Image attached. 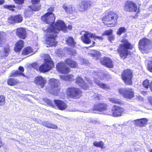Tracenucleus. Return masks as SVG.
I'll return each mask as SVG.
<instances>
[{
    "instance_id": "1",
    "label": "nucleus",
    "mask_w": 152,
    "mask_h": 152,
    "mask_svg": "<svg viewBox=\"0 0 152 152\" xmlns=\"http://www.w3.org/2000/svg\"><path fill=\"white\" fill-rule=\"evenodd\" d=\"M66 26L64 22L61 20H58L56 23L53 26H50L46 30V39L47 43L49 45V46H55L57 42L55 40L56 37V34L62 30L64 32L66 31Z\"/></svg>"
},
{
    "instance_id": "2",
    "label": "nucleus",
    "mask_w": 152,
    "mask_h": 152,
    "mask_svg": "<svg viewBox=\"0 0 152 152\" xmlns=\"http://www.w3.org/2000/svg\"><path fill=\"white\" fill-rule=\"evenodd\" d=\"M118 15L113 11H109L105 13L102 18L103 23L107 27H112L117 24Z\"/></svg>"
},
{
    "instance_id": "3",
    "label": "nucleus",
    "mask_w": 152,
    "mask_h": 152,
    "mask_svg": "<svg viewBox=\"0 0 152 152\" xmlns=\"http://www.w3.org/2000/svg\"><path fill=\"white\" fill-rule=\"evenodd\" d=\"M44 60L45 63L39 67V71L42 72H48L54 66L53 61L51 60L49 55L46 54L45 55Z\"/></svg>"
},
{
    "instance_id": "4",
    "label": "nucleus",
    "mask_w": 152,
    "mask_h": 152,
    "mask_svg": "<svg viewBox=\"0 0 152 152\" xmlns=\"http://www.w3.org/2000/svg\"><path fill=\"white\" fill-rule=\"evenodd\" d=\"M49 84L51 86L50 93L54 95H57L60 91L59 81L55 79L51 78L49 81Z\"/></svg>"
},
{
    "instance_id": "5",
    "label": "nucleus",
    "mask_w": 152,
    "mask_h": 152,
    "mask_svg": "<svg viewBox=\"0 0 152 152\" xmlns=\"http://www.w3.org/2000/svg\"><path fill=\"white\" fill-rule=\"evenodd\" d=\"M131 47L130 44L128 42L125 43L121 45L119 48L120 51V56L123 59H124L130 54V52L128 50Z\"/></svg>"
},
{
    "instance_id": "6",
    "label": "nucleus",
    "mask_w": 152,
    "mask_h": 152,
    "mask_svg": "<svg viewBox=\"0 0 152 152\" xmlns=\"http://www.w3.org/2000/svg\"><path fill=\"white\" fill-rule=\"evenodd\" d=\"M151 41L146 38L140 40L139 42V48L142 53H145V50L149 49L151 45Z\"/></svg>"
},
{
    "instance_id": "7",
    "label": "nucleus",
    "mask_w": 152,
    "mask_h": 152,
    "mask_svg": "<svg viewBox=\"0 0 152 152\" xmlns=\"http://www.w3.org/2000/svg\"><path fill=\"white\" fill-rule=\"evenodd\" d=\"M124 10L127 12H136L139 10L136 4L131 1H127L125 2Z\"/></svg>"
},
{
    "instance_id": "8",
    "label": "nucleus",
    "mask_w": 152,
    "mask_h": 152,
    "mask_svg": "<svg viewBox=\"0 0 152 152\" xmlns=\"http://www.w3.org/2000/svg\"><path fill=\"white\" fill-rule=\"evenodd\" d=\"M132 72L130 69L125 70L122 73V79L127 85L132 84Z\"/></svg>"
},
{
    "instance_id": "9",
    "label": "nucleus",
    "mask_w": 152,
    "mask_h": 152,
    "mask_svg": "<svg viewBox=\"0 0 152 152\" xmlns=\"http://www.w3.org/2000/svg\"><path fill=\"white\" fill-rule=\"evenodd\" d=\"M91 38H93L94 39H97L99 40H102L103 39L102 37L96 36L95 34L86 31L85 32L83 36L81 37L82 41L86 44H89L90 43Z\"/></svg>"
},
{
    "instance_id": "10",
    "label": "nucleus",
    "mask_w": 152,
    "mask_h": 152,
    "mask_svg": "<svg viewBox=\"0 0 152 152\" xmlns=\"http://www.w3.org/2000/svg\"><path fill=\"white\" fill-rule=\"evenodd\" d=\"M67 95L71 98L77 99L81 96V92L78 88H68L66 91Z\"/></svg>"
},
{
    "instance_id": "11",
    "label": "nucleus",
    "mask_w": 152,
    "mask_h": 152,
    "mask_svg": "<svg viewBox=\"0 0 152 152\" xmlns=\"http://www.w3.org/2000/svg\"><path fill=\"white\" fill-rule=\"evenodd\" d=\"M118 92L126 98L131 99L134 97V92L132 88H121L119 89Z\"/></svg>"
},
{
    "instance_id": "12",
    "label": "nucleus",
    "mask_w": 152,
    "mask_h": 152,
    "mask_svg": "<svg viewBox=\"0 0 152 152\" xmlns=\"http://www.w3.org/2000/svg\"><path fill=\"white\" fill-rule=\"evenodd\" d=\"M41 19L46 23L49 24L50 27L54 23L55 17L54 14L52 12H48L42 17Z\"/></svg>"
},
{
    "instance_id": "13",
    "label": "nucleus",
    "mask_w": 152,
    "mask_h": 152,
    "mask_svg": "<svg viewBox=\"0 0 152 152\" xmlns=\"http://www.w3.org/2000/svg\"><path fill=\"white\" fill-rule=\"evenodd\" d=\"M124 111V109L123 108L115 106L113 107L111 112L109 113L108 114L114 117H120L122 115Z\"/></svg>"
},
{
    "instance_id": "14",
    "label": "nucleus",
    "mask_w": 152,
    "mask_h": 152,
    "mask_svg": "<svg viewBox=\"0 0 152 152\" xmlns=\"http://www.w3.org/2000/svg\"><path fill=\"white\" fill-rule=\"evenodd\" d=\"M107 106L106 104L104 103H99L94 104L91 110V112L96 113L94 111L99 112H102L107 109Z\"/></svg>"
},
{
    "instance_id": "15",
    "label": "nucleus",
    "mask_w": 152,
    "mask_h": 152,
    "mask_svg": "<svg viewBox=\"0 0 152 152\" xmlns=\"http://www.w3.org/2000/svg\"><path fill=\"white\" fill-rule=\"evenodd\" d=\"M56 68L59 72L63 74H66L70 71L69 68L63 62L58 63L56 66Z\"/></svg>"
},
{
    "instance_id": "16",
    "label": "nucleus",
    "mask_w": 152,
    "mask_h": 152,
    "mask_svg": "<svg viewBox=\"0 0 152 152\" xmlns=\"http://www.w3.org/2000/svg\"><path fill=\"white\" fill-rule=\"evenodd\" d=\"M92 5V3L88 0L82 1L79 4V9L81 11L83 12L87 10Z\"/></svg>"
},
{
    "instance_id": "17",
    "label": "nucleus",
    "mask_w": 152,
    "mask_h": 152,
    "mask_svg": "<svg viewBox=\"0 0 152 152\" xmlns=\"http://www.w3.org/2000/svg\"><path fill=\"white\" fill-rule=\"evenodd\" d=\"M54 102L56 106L60 110H64L68 107L67 104L63 101L57 99L54 100Z\"/></svg>"
},
{
    "instance_id": "18",
    "label": "nucleus",
    "mask_w": 152,
    "mask_h": 152,
    "mask_svg": "<svg viewBox=\"0 0 152 152\" xmlns=\"http://www.w3.org/2000/svg\"><path fill=\"white\" fill-rule=\"evenodd\" d=\"M41 6L39 5H33L29 6L28 10H26L24 12L25 15L27 16H29L32 14L31 10L38 11L40 9Z\"/></svg>"
},
{
    "instance_id": "19",
    "label": "nucleus",
    "mask_w": 152,
    "mask_h": 152,
    "mask_svg": "<svg viewBox=\"0 0 152 152\" xmlns=\"http://www.w3.org/2000/svg\"><path fill=\"white\" fill-rule=\"evenodd\" d=\"M34 82L37 85L40 86L41 88H43L46 83V80L42 77L39 76L35 78Z\"/></svg>"
},
{
    "instance_id": "20",
    "label": "nucleus",
    "mask_w": 152,
    "mask_h": 152,
    "mask_svg": "<svg viewBox=\"0 0 152 152\" xmlns=\"http://www.w3.org/2000/svg\"><path fill=\"white\" fill-rule=\"evenodd\" d=\"M100 62L102 64L110 68H112L113 66L111 59L105 57L102 59L101 60Z\"/></svg>"
},
{
    "instance_id": "21",
    "label": "nucleus",
    "mask_w": 152,
    "mask_h": 152,
    "mask_svg": "<svg viewBox=\"0 0 152 152\" xmlns=\"http://www.w3.org/2000/svg\"><path fill=\"white\" fill-rule=\"evenodd\" d=\"M16 35L20 38L24 39L26 36V30L24 28H17L16 31Z\"/></svg>"
},
{
    "instance_id": "22",
    "label": "nucleus",
    "mask_w": 152,
    "mask_h": 152,
    "mask_svg": "<svg viewBox=\"0 0 152 152\" xmlns=\"http://www.w3.org/2000/svg\"><path fill=\"white\" fill-rule=\"evenodd\" d=\"M76 82L84 89H87L89 87L88 85L85 83L84 81L80 77H78L76 79Z\"/></svg>"
},
{
    "instance_id": "23",
    "label": "nucleus",
    "mask_w": 152,
    "mask_h": 152,
    "mask_svg": "<svg viewBox=\"0 0 152 152\" xmlns=\"http://www.w3.org/2000/svg\"><path fill=\"white\" fill-rule=\"evenodd\" d=\"M134 121L136 125L142 127L144 126L147 124L148 120L147 118H143L135 120Z\"/></svg>"
},
{
    "instance_id": "24",
    "label": "nucleus",
    "mask_w": 152,
    "mask_h": 152,
    "mask_svg": "<svg viewBox=\"0 0 152 152\" xmlns=\"http://www.w3.org/2000/svg\"><path fill=\"white\" fill-rule=\"evenodd\" d=\"M19 71H16L11 73L10 77H17L20 76H22L23 77H26L23 73L22 72L24 71L23 67L21 66H20L19 67Z\"/></svg>"
},
{
    "instance_id": "25",
    "label": "nucleus",
    "mask_w": 152,
    "mask_h": 152,
    "mask_svg": "<svg viewBox=\"0 0 152 152\" xmlns=\"http://www.w3.org/2000/svg\"><path fill=\"white\" fill-rule=\"evenodd\" d=\"M62 7L67 13L72 14L75 11L74 7L71 5H67L66 4H64Z\"/></svg>"
},
{
    "instance_id": "26",
    "label": "nucleus",
    "mask_w": 152,
    "mask_h": 152,
    "mask_svg": "<svg viewBox=\"0 0 152 152\" xmlns=\"http://www.w3.org/2000/svg\"><path fill=\"white\" fill-rule=\"evenodd\" d=\"M42 124L43 126L49 128L56 129L58 128V127L56 125L54 124L50 123L48 121H44L42 122Z\"/></svg>"
},
{
    "instance_id": "27",
    "label": "nucleus",
    "mask_w": 152,
    "mask_h": 152,
    "mask_svg": "<svg viewBox=\"0 0 152 152\" xmlns=\"http://www.w3.org/2000/svg\"><path fill=\"white\" fill-rule=\"evenodd\" d=\"M23 46V42L22 40L18 41L15 45V51L16 52L20 51Z\"/></svg>"
},
{
    "instance_id": "28",
    "label": "nucleus",
    "mask_w": 152,
    "mask_h": 152,
    "mask_svg": "<svg viewBox=\"0 0 152 152\" xmlns=\"http://www.w3.org/2000/svg\"><path fill=\"white\" fill-rule=\"evenodd\" d=\"M65 61L66 63L71 67L74 68L77 66V63L75 61H72L70 59H67Z\"/></svg>"
},
{
    "instance_id": "29",
    "label": "nucleus",
    "mask_w": 152,
    "mask_h": 152,
    "mask_svg": "<svg viewBox=\"0 0 152 152\" xmlns=\"http://www.w3.org/2000/svg\"><path fill=\"white\" fill-rule=\"evenodd\" d=\"M66 42L68 45L72 47H74L76 44L73 38L71 37H69L67 38Z\"/></svg>"
},
{
    "instance_id": "30",
    "label": "nucleus",
    "mask_w": 152,
    "mask_h": 152,
    "mask_svg": "<svg viewBox=\"0 0 152 152\" xmlns=\"http://www.w3.org/2000/svg\"><path fill=\"white\" fill-rule=\"evenodd\" d=\"M73 75L69 74L67 75H61L60 76L61 79L65 80L72 81L73 80Z\"/></svg>"
},
{
    "instance_id": "31",
    "label": "nucleus",
    "mask_w": 152,
    "mask_h": 152,
    "mask_svg": "<svg viewBox=\"0 0 152 152\" xmlns=\"http://www.w3.org/2000/svg\"><path fill=\"white\" fill-rule=\"evenodd\" d=\"M95 83L99 86L102 88L105 89L109 88V86L107 85L101 83L100 82L99 80H98L96 78L94 79V80Z\"/></svg>"
},
{
    "instance_id": "32",
    "label": "nucleus",
    "mask_w": 152,
    "mask_h": 152,
    "mask_svg": "<svg viewBox=\"0 0 152 152\" xmlns=\"http://www.w3.org/2000/svg\"><path fill=\"white\" fill-rule=\"evenodd\" d=\"M19 82V81L17 79L11 78H9L7 81L8 84L11 86L17 85Z\"/></svg>"
},
{
    "instance_id": "33",
    "label": "nucleus",
    "mask_w": 152,
    "mask_h": 152,
    "mask_svg": "<svg viewBox=\"0 0 152 152\" xmlns=\"http://www.w3.org/2000/svg\"><path fill=\"white\" fill-rule=\"evenodd\" d=\"M4 33L0 32V47H2L4 45L5 39Z\"/></svg>"
},
{
    "instance_id": "34",
    "label": "nucleus",
    "mask_w": 152,
    "mask_h": 152,
    "mask_svg": "<svg viewBox=\"0 0 152 152\" xmlns=\"http://www.w3.org/2000/svg\"><path fill=\"white\" fill-rule=\"evenodd\" d=\"M90 54L92 56L96 57V59L97 60L100 57L101 53L99 51L94 50H92L91 51Z\"/></svg>"
},
{
    "instance_id": "35",
    "label": "nucleus",
    "mask_w": 152,
    "mask_h": 152,
    "mask_svg": "<svg viewBox=\"0 0 152 152\" xmlns=\"http://www.w3.org/2000/svg\"><path fill=\"white\" fill-rule=\"evenodd\" d=\"M90 54L92 56L96 57V59L97 60L100 57L101 53L99 51L94 50H92L91 51Z\"/></svg>"
},
{
    "instance_id": "36",
    "label": "nucleus",
    "mask_w": 152,
    "mask_h": 152,
    "mask_svg": "<svg viewBox=\"0 0 152 152\" xmlns=\"http://www.w3.org/2000/svg\"><path fill=\"white\" fill-rule=\"evenodd\" d=\"M149 81L148 80H145L143 83V86L145 88H148V86H149L150 90L152 92V81L149 84Z\"/></svg>"
},
{
    "instance_id": "37",
    "label": "nucleus",
    "mask_w": 152,
    "mask_h": 152,
    "mask_svg": "<svg viewBox=\"0 0 152 152\" xmlns=\"http://www.w3.org/2000/svg\"><path fill=\"white\" fill-rule=\"evenodd\" d=\"M33 52V50L30 47H28L24 49L23 51L22 54L23 55H27Z\"/></svg>"
},
{
    "instance_id": "38",
    "label": "nucleus",
    "mask_w": 152,
    "mask_h": 152,
    "mask_svg": "<svg viewBox=\"0 0 152 152\" xmlns=\"http://www.w3.org/2000/svg\"><path fill=\"white\" fill-rule=\"evenodd\" d=\"M93 144L95 146L97 147H100L102 148H104V143L103 142L101 141L99 142H97L96 141H95L93 142Z\"/></svg>"
},
{
    "instance_id": "39",
    "label": "nucleus",
    "mask_w": 152,
    "mask_h": 152,
    "mask_svg": "<svg viewBox=\"0 0 152 152\" xmlns=\"http://www.w3.org/2000/svg\"><path fill=\"white\" fill-rule=\"evenodd\" d=\"M109 100L112 103L121 104V100L117 98H111L109 99Z\"/></svg>"
},
{
    "instance_id": "40",
    "label": "nucleus",
    "mask_w": 152,
    "mask_h": 152,
    "mask_svg": "<svg viewBox=\"0 0 152 152\" xmlns=\"http://www.w3.org/2000/svg\"><path fill=\"white\" fill-rule=\"evenodd\" d=\"M15 20V23L21 22L23 20L22 17L20 15H18L14 16Z\"/></svg>"
},
{
    "instance_id": "41",
    "label": "nucleus",
    "mask_w": 152,
    "mask_h": 152,
    "mask_svg": "<svg viewBox=\"0 0 152 152\" xmlns=\"http://www.w3.org/2000/svg\"><path fill=\"white\" fill-rule=\"evenodd\" d=\"M4 7L5 8H7L9 10L14 11L15 10L14 9L16 7L14 5H4Z\"/></svg>"
},
{
    "instance_id": "42",
    "label": "nucleus",
    "mask_w": 152,
    "mask_h": 152,
    "mask_svg": "<svg viewBox=\"0 0 152 152\" xmlns=\"http://www.w3.org/2000/svg\"><path fill=\"white\" fill-rule=\"evenodd\" d=\"M126 29L124 27H121L118 29L117 31V34L118 35H120L122 33H124L126 31Z\"/></svg>"
},
{
    "instance_id": "43",
    "label": "nucleus",
    "mask_w": 152,
    "mask_h": 152,
    "mask_svg": "<svg viewBox=\"0 0 152 152\" xmlns=\"http://www.w3.org/2000/svg\"><path fill=\"white\" fill-rule=\"evenodd\" d=\"M5 103V97L3 95L0 96V105H4Z\"/></svg>"
},
{
    "instance_id": "44",
    "label": "nucleus",
    "mask_w": 152,
    "mask_h": 152,
    "mask_svg": "<svg viewBox=\"0 0 152 152\" xmlns=\"http://www.w3.org/2000/svg\"><path fill=\"white\" fill-rule=\"evenodd\" d=\"M44 101L48 104L50 106L52 107H55L52 101L48 99H44Z\"/></svg>"
},
{
    "instance_id": "45",
    "label": "nucleus",
    "mask_w": 152,
    "mask_h": 152,
    "mask_svg": "<svg viewBox=\"0 0 152 152\" xmlns=\"http://www.w3.org/2000/svg\"><path fill=\"white\" fill-rule=\"evenodd\" d=\"M44 101L48 104L50 106L52 107H55L52 101L48 99H44Z\"/></svg>"
},
{
    "instance_id": "46",
    "label": "nucleus",
    "mask_w": 152,
    "mask_h": 152,
    "mask_svg": "<svg viewBox=\"0 0 152 152\" xmlns=\"http://www.w3.org/2000/svg\"><path fill=\"white\" fill-rule=\"evenodd\" d=\"M93 97L96 100H101L103 99V96L100 94H95L93 95Z\"/></svg>"
},
{
    "instance_id": "47",
    "label": "nucleus",
    "mask_w": 152,
    "mask_h": 152,
    "mask_svg": "<svg viewBox=\"0 0 152 152\" xmlns=\"http://www.w3.org/2000/svg\"><path fill=\"white\" fill-rule=\"evenodd\" d=\"M8 22L10 23H15V20L14 16H11L8 18Z\"/></svg>"
},
{
    "instance_id": "48",
    "label": "nucleus",
    "mask_w": 152,
    "mask_h": 152,
    "mask_svg": "<svg viewBox=\"0 0 152 152\" xmlns=\"http://www.w3.org/2000/svg\"><path fill=\"white\" fill-rule=\"evenodd\" d=\"M112 32L113 31L111 29L107 30L104 32L102 34V35H110L112 34Z\"/></svg>"
},
{
    "instance_id": "49",
    "label": "nucleus",
    "mask_w": 152,
    "mask_h": 152,
    "mask_svg": "<svg viewBox=\"0 0 152 152\" xmlns=\"http://www.w3.org/2000/svg\"><path fill=\"white\" fill-rule=\"evenodd\" d=\"M96 75H97L100 78L101 80H104V77L103 76H105L106 75L105 74H103L101 72L98 73V74H96Z\"/></svg>"
},
{
    "instance_id": "50",
    "label": "nucleus",
    "mask_w": 152,
    "mask_h": 152,
    "mask_svg": "<svg viewBox=\"0 0 152 152\" xmlns=\"http://www.w3.org/2000/svg\"><path fill=\"white\" fill-rule=\"evenodd\" d=\"M148 69L150 72H152V61L148 64Z\"/></svg>"
},
{
    "instance_id": "51",
    "label": "nucleus",
    "mask_w": 152,
    "mask_h": 152,
    "mask_svg": "<svg viewBox=\"0 0 152 152\" xmlns=\"http://www.w3.org/2000/svg\"><path fill=\"white\" fill-rule=\"evenodd\" d=\"M90 121L93 124H100V122L96 120L91 119L90 120Z\"/></svg>"
},
{
    "instance_id": "52",
    "label": "nucleus",
    "mask_w": 152,
    "mask_h": 152,
    "mask_svg": "<svg viewBox=\"0 0 152 152\" xmlns=\"http://www.w3.org/2000/svg\"><path fill=\"white\" fill-rule=\"evenodd\" d=\"M15 2L18 4H21L24 3V0H14Z\"/></svg>"
},
{
    "instance_id": "53",
    "label": "nucleus",
    "mask_w": 152,
    "mask_h": 152,
    "mask_svg": "<svg viewBox=\"0 0 152 152\" xmlns=\"http://www.w3.org/2000/svg\"><path fill=\"white\" fill-rule=\"evenodd\" d=\"M9 51V49L8 48H5L4 49V53H5L4 56H7L8 54V51Z\"/></svg>"
},
{
    "instance_id": "54",
    "label": "nucleus",
    "mask_w": 152,
    "mask_h": 152,
    "mask_svg": "<svg viewBox=\"0 0 152 152\" xmlns=\"http://www.w3.org/2000/svg\"><path fill=\"white\" fill-rule=\"evenodd\" d=\"M108 39L109 41L111 42L114 39V37L113 35L111 34L109 36Z\"/></svg>"
},
{
    "instance_id": "55",
    "label": "nucleus",
    "mask_w": 152,
    "mask_h": 152,
    "mask_svg": "<svg viewBox=\"0 0 152 152\" xmlns=\"http://www.w3.org/2000/svg\"><path fill=\"white\" fill-rule=\"evenodd\" d=\"M54 7H50L48 10V12H52L54 10Z\"/></svg>"
},
{
    "instance_id": "56",
    "label": "nucleus",
    "mask_w": 152,
    "mask_h": 152,
    "mask_svg": "<svg viewBox=\"0 0 152 152\" xmlns=\"http://www.w3.org/2000/svg\"><path fill=\"white\" fill-rule=\"evenodd\" d=\"M40 1V0H32L31 2L33 4H36L37 3L39 2Z\"/></svg>"
},
{
    "instance_id": "57",
    "label": "nucleus",
    "mask_w": 152,
    "mask_h": 152,
    "mask_svg": "<svg viewBox=\"0 0 152 152\" xmlns=\"http://www.w3.org/2000/svg\"><path fill=\"white\" fill-rule=\"evenodd\" d=\"M148 100L150 104L152 105V97H149Z\"/></svg>"
},
{
    "instance_id": "58",
    "label": "nucleus",
    "mask_w": 152,
    "mask_h": 152,
    "mask_svg": "<svg viewBox=\"0 0 152 152\" xmlns=\"http://www.w3.org/2000/svg\"><path fill=\"white\" fill-rule=\"evenodd\" d=\"M32 67H34V68H37V66L36 63H33L32 64Z\"/></svg>"
},
{
    "instance_id": "59",
    "label": "nucleus",
    "mask_w": 152,
    "mask_h": 152,
    "mask_svg": "<svg viewBox=\"0 0 152 152\" xmlns=\"http://www.w3.org/2000/svg\"><path fill=\"white\" fill-rule=\"evenodd\" d=\"M72 55H74L75 54H77V52L75 50H72Z\"/></svg>"
},
{
    "instance_id": "60",
    "label": "nucleus",
    "mask_w": 152,
    "mask_h": 152,
    "mask_svg": "<svg viewBox=\"0 0 152 152\" xmlns=\"http://www.w3.org/2000/svg\"><path fill=\"white\" fill-rule=\"evenodd\" d=\"M87 82L88 83L90 84V86H91V85L92 84V83H93V82H91V80L89 79H88L87 80Z\"/></svg>"
},
{
    "instance_id": "61",
    "label": "nucleus",
    "mask_w": 152,
    "mask_h": 152,
    "mask_svg": "<svg viewBox=\"0 0 152 152\" xmlns=\"http://www.w3.org/2000/svg\"><path fill=\"white\" fill-rule=\"evenodd\" d=\"M4 0H0V5L3 4L4 3Z\"/></svg>"
},
{
    "instance_id": "62",
    "label": "nucleus",
    "mask_w": 152,
    "mask_h": 152,
    "mask_svg": "<svg viewBox=\"0 0 152 152\" xmlns=\"http://www.w3.org/2000/svg\"><path fill=\"white\" fill-rule=\"evenodd\" d=\"M67 28L71 30L72 28V26L71 25H69L67 27Z\"/></svg>"
},
{
    "instance_id": "63",
    "label": "nucleus",
    "mask_w": 152,
    "mask_h": 152,
    "mask_svg": "<svg viewBox=\"0 0 152 152\" xmlns=\"http://www.w3.org/2000/svg\"><path fill=\"white\" fill-rule=\"evenodd\" d=\"M18 8V9H21L22 7V5H19L17 7Z\"/></svg>"
},
{
    "instance_id": "64",
    "label": "nucleus",
    "mask_w": 152,
    "mask_h": 152,
    "mask_svg": "<svg viewBox=\"0 0 152 152\" xmlns=\"http://www.w3.org/2000/svg\"><path fill=\"white\" fill-rule=\"evenodd\" d=\"M37 121V123H38L39 124H41V123L42 124V121L40 120H38L37 121Z\"/></svg>"
}]
</instances>
